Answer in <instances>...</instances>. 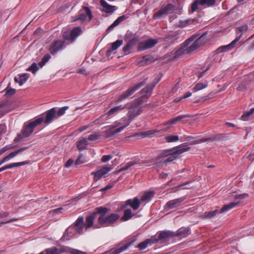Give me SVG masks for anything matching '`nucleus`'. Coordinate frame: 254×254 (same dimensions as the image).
Wrapping results in <instances>:
<instances>
[{
	"instance_id": "f257e3e1",
	"label": "nucleus",
	"mask_w": 254,
	"mask_h": 254,
	"mask_svg": "<svg viewBox=\"0 0 254 254\" xmlns=\"http://www.w3.org/2000/svg\"><path fill=\"white\" fill-rule=\"evenodd\" d=\"M207 33V32H205L199 37L198 34L191 36L182 44L180 49L176 52V57L183 53L190 54L205 45L209 41L206 37Z\"/></svg>"
},
{
	"instance_id": "f03ea898",
	"label": "nucleus",
	"mask_w": 254,
	"mask_h": 254,
	"mask_svg": "<svg viewBox=\"0 0 254 254\" xmlns=\"http://www.w3.org/2000/svg\"><path fill=\"white\" fill-rule=\"evenodd\" d=\"M109 211V209L105 207H96V212H98L100 216L98 219V224L94 225V228L112 226L120 218V215L117 213H112L109 215H107L106 214Z\"/></svg>"
},
{
	"instance_id": "7ed1b4c3",
	"label": "nucleus",
	"mask_w": 254,
	"mask_h": 254,
	"mask_svg": "<svg viewBox=\"0 0 254 254\" xmlns=\"http://www.w3.org/2000/svg\"><path fill=\"white\" fill-rule=\"evenodd\" d=\"M141 103L142 101L139 99L134 100L130 105L127 107L128 110L127 113L128 118L124 119L127 122V124L125 125L126 127H127L131 121L142 112V107H141Z\"/></svg>"
},
{
	"instance_id": "20e7f679",
	"label": "nucleus",
	"mask_w": 254,
	"mask_h": 254,
	"mask_svg": "<svg viewBox=\"0 0 254 254\" xmlns=\"http://www.w3.org/2000/svg\"><path fill=\"white\" fill-rule=\"evenodd\" d=\"M44 121L43 117H40L33 121H30L25 125L21 130V134H19L14 139L15 142L20 140L23 137H28L33 131L35 127L40 125Z\"/></svg>"
},
{
	"instance_id": "39448f33",
	"label": "nucleus",
	"mask_w": 254,
	"mask_h": 254,
	"mask_svg": "<svg viewBox=\"0 0 254 254\" xmlns=\"http://www.w3.org/2000/svg\"><path fill=\"white\" fill-rule=\"evenodd\" d=\"M68 108V106H64L59 108L58 111L56 108H53L48 110L45 112V119H44L43 122L46 125L50 124L54 120L64 115Z\"/></svg>"
},
{
	"instance_id": "423d86ee",
	"label": "nucleus",
	"mask_w": 254,
	"mask_h": 254,
	"mask_svg": "<svg viewBox=\"0 0 254 254\" xmlns=\"http://www.w3.org/2000/svg\"><path fill=\"white\" fill-rule=\"evenodd\" d=\"M93 17L92 11L89 7L83 6L79 10L78 14L72 17V22L79 21L81 23L86 20L89 22L92 19Z\"/></svg>"
},
{
	"instance_id": "0eeeda50",
	"label": "nucleus",
	"mask_w": 254,
	"mask_h": 254,
	"mask_svg": "<svg viewBox=\"0 0 254 254\" xmlns=\"http://www.w3.org/2000/svg\"><path fill=\"white\" fill-rule=\"evenodd\" d=\"M135 239H132L129 241H123L118 245V248L116 249H112L106 253L109 254H119L128 249V248L133 245L135 241Z\"/></svg>"
},
{
	"instance_id": "6e6552de",
	"label": "nucleus",
	"mask_w": 254,
	"mask_h": 254,
	"mask_svg": "<svg viewBox=\"0 0 254 254\" xmlns=\"http://www.w3.org/2000/svg\"><path fill=\"white\" fill-rule=\"evenodd\" d=\"M190 147L188 146L186 143H183L176 147V149L174 150V153L168 156V158L163 160L164 163L173 162L176 159L178 155L183 153V152L188 151Z\"/></svg>"
},
{
	"instance_id": "1a4fd4ad",
	"label": "nucleus",
	"mask_w": 254,
	"mask_h": 254,
	"mask_svg": "<svg viewBox=\"0 0 254 254\" xmlns=\"http://www.w3.org/2000/svg\"><path fill=\"white\" fill-rule=\"evenodd\" d=\"M82 33V28L78 26L73 28L70 32H64L63 34V37L64 40L73 43Z\"/></svg>"
},
{
	"instance_id": "9d476101",
	"label": "nucleus",
	"mask_w": 254,
	"mask_h": 254,
	"mask_svg": "<svg viewBox=\"0 0 254 254\" xmlns=\"http://www.w3.org/2000/svg\"><path fill=\"white\" fill-rule=\"evenodd\" d=\"M146 83V80H143L140 83L129 88L127 91L124 92L123 94L121 95L119 99L116 101V102H121L124 99L127 98L130 95H131L136 90L140 88L143 85Z\"/></svg>"
},
{
	"instance_id": "9b49d317",
	"label": "nucleus",
	"mask_w": 254,
	"mask_h": 254,
	"mask_svg": "<svg viewBox=\"0 0 254 254\" xmlns=\"http://www.w3.org/2000/svg\"><path fill=\"white\" fill-rule=\"evenodd\" d=\"M158 42L156 39H148L139 42L137 46L138 51H143L151 49L155 46Z\"/></svg>"
},
{
	"instance_id": "f8f14e48",
	"label": "nucleus",
	"mask_w": 254,
	"mask_h": 254,
	"mask_svg": "<svg viewBox=\"0 0 254 254\" xmlns=\"http://www.w3.org/2000/svg\"><path fill=\"white\" fill-rule=\"evenodd\" d=\"M55 254H62L66 253L69 254H86V252L68 247L65 246H61L59 248L54 247Z\"/></svg>"
},
{
	"instance_id": "ddd939ff",
	"label": "nucleus",
	"mask_w": 254,
	"mask_h": 254,
	"mask_svg": "<svg viewBox=\"0 0 254 254\" xmlns=\"http://www.w3.org/2000/svg\"><path fill=\"white\" fill-rule=\"evenodd\" d=\"M175 6L172 3H168L164 7L161 8L153 15L154 18H160L164 15H167L169 12L175 10Z\"/></svg>"
},
{
	"instance_id": "4468645a",
	"label": "nucleus",
	"mask_w": 254,
	"mask_h": 254,
	"mask_svg": "<svg viewBox=\"0 0 254 254\" xmlns=\"http://www.w3.org/2000/svg\"><path fill=\"white\" fill-rule=\"evenodd\" d=\"M112 167L110 165L104 166L101 169L93 172L91 175L94 176L93 180L95 182L99 180L103 176L106 175L109 171L112 170Z\"/></svg>"
},
{
	"instance_id": "2eb2a0df",
	"label": "nucleus",
	"mask_w": 254,
	"mask_h": 254,
	"mask_svg": "<svg viewBox=\"0 0 254 254\" xmlns=\"http://www.w3.org/2000/svg\"><path fill=\"white\" fill-rule=\"evenodd\" d=\"M64 44V41L63 40H55L50 45L48 51L51 54L54 55L63 48Z\"/></svg>"
},
{
	"instance_id": "dca6fc26",
	"label": "nucleus",
	"mask_w": 254,
	"mask_h": 254,
	"mask_svg": "<svg viewBox=\"0 0 254 254\" xmlns=\"http://www.w3.org/2000/svg\"><path fill=\"white\" fill-rule=\"evenodd\" d=\"M174 236H175V234L172 232L162 231L158 233L157 239L155 238V236H153L154 243H157L159 241H161V243H162V242L166 241L169 238Z\"/></svg>"
},
{
	"instance_id": "f3484780",
	"label": "nucleus",
	"mask_w": 254,
	"mask_h": 254,
	"mask_svg": "<svg viewBox=\"0 0 254 254\" xmlns=\"http://www.w3.org/2000/svg\"><path fill=\"white\" fill-rule=\"evenodd\" d=\"M159 82V80H157L155 82H153L151 83L147 84L145 87L141 90V94L143 97L145 98H149L152 92L153 89L156 86V84Z\"/></svg>"
},
{
	"instance_id": "a211bd4d",
	"label": "nucleus",
	"mask_w": 254,
	"mask_h": 254,
	"mask_svg": "<svg viewBox=\"0 0 254 254\" xmlns=\"http://www.w3.org/2000/svg\"><path fill=\"white\" fill-rule=\"evenodd\" d=\"M117 127V126L116 125L110 126L109 129L105 131V137L109 138L115 134L116 133L121 132L127 127L125 125H124L117 129H115Z\"/></svg>"
},
{
	"instance_id": "6ab92c4d",
	"label": "nucleus",
	"mask_w": 254,
	"mask_h": 254,
	"mask_svg": "<svg viewBox=\"0 0 254 254\" xmlns=\"http://www.w3.org/2000/svg\"><path fill=\"white\" fill-rule=\"evenodd\" d=\"M184 200L185 197H182L170 200L165 204L164 208L167 210L175 208L178 206Z\"/></svg>"
},
{
	"instance_id": "aec40b11",
	"label": "nucleus",
	"mask_w": 254,
	"mask_h": 254,
	"mask_svg": "<svg viewBox=\"0 0 254 254\" xmlns=\"http://www.w3.org/2000/svg\"><path fill=\"white\" fill-rule=\"evenodd\" d=\"M128 205H129L133 210H135L139 208L140 201L137 197H134L133 199H128L125 202V203L122 206V209L126 208Z\"/></svg>"
},
{
	"instance_id": "412c9836",
	"label": "nucleus",
	"mask_w": 254,
	"mask_h": 254,
	"mask_svg": "<svg viewBox=\"0 0 254 254\" xmlns=\"http://www.w3.org/2000/svg\"><path fill=\"white\" fill-rule=\"evenodd\" d=\"M242 36V34H240L239 36H237L235 39L232 41V42L226 46H223L219 47L217 49V53H221L224 51H228L231 50L233 48H234L236 44L240 40L241 37Z\"/></svg>"
},
{
	"instance_id": "4be33fe9",
	"label": "nucleus",
	"mask_w": 254,
	"mask_h": 254,
	"mask_svg": "<svg viewBox=\"0 0 254 254\" xmlns=\"http://www.w3.org/2000/svg\"><path fill=\"white\" fill-rule=\"evenodd\" d=\"M98 212H96V208L95 209L94 212L91 213L89 215L87 216L85 219V223H84V226L86 229H88L92 226H94L93 223L94 219L96 217Z\"/></svg>"
},
{
	"instance_id": "5701e85b",
	"label": "nucleus",
	"mask_w": 254,
	"mask_h": 254,
	"mask_svg": "<svg viewBox=\"0 0 254 254\" xmlns=\"http://www.w3.org/2000/svg\"><path fill=\"white\" fill-rule=\"evenodd\" d=\"M28 148V147H24L22 148H21L15 151H13L12 152H11L10 154H9L7 156L5 157L4 158H3L1 161H0V166L2 165L3 163H4L5 162L8 161L11 158L14 157L18 154L20 153L21 152H23V151L26 150Z\"/></svg>"
},
{
	"instance_id": "b1692460",
	"label": "nucleus",
	"mask_w": 254,
	"mask_h": 254,
	"mask_svg": "<svg viewBox=\"0 0 254 254\" xmlns=\"http://www.w3.org/2000/svg\"><path fill=\"white\" fill-rule=\"evenodd\" d=\"M100 3L103 7V9L101 10L102 12H105L107 13H112L117 9L116 6L108 4L105 0H100Z\"/></svg>"
},
{
	"instance_id": "393cba45",
	"label": "nucleus",
	"mask_w": 254,
	"mask_h": 254,
	"mask_svg": "<svg viewBox=\"0 0 254 254\" xmlns=\"http://www.w3.org/2000/svg\"><path fill=\"white\" fill-rule=\"evenodd\" d=\"M184 140L190 143L191 144H196L201 142H206L210 139L209 138H203L202 139L196 140L195 138L191 136L184 135Z\"/></svg>"
},
{
	"instance_id": "a878e982",
	"label": "nucleus",
	"mask_w": 254,
	"mask_h": 254,
	"mask_svg": "<svg viewBox=\"0 0 254 254\" xmlns=\"http://www.w3.org/2000/svg\"><path fill=\"white\" fill-rule=\"evenodd\" d=\"M123 44V41L122 40H117L115 42L112 43L111 48H109L107 51V55L109 56L112 52L116 50Z\"/></svg>"
},
{
	"instance_id": "bb28decb",
	"label": "nucleus",
	"mask_w": 254,
	"mask_h": 254,
	"mask_svg": "<svg viewBox=\"0 0 254 254\" xmlns=\"http://www.w3.org/2000/svg\"><path fill=\"white\" fill-rule=\"evenodd\" d=\"M153 240V237H152L151 239H146L142 242L139 243L137 246V248H139L140 250H143L146 249L148 245H151L152 244H154Z\"/></svg>"
},
{
	"instance_id": "cd10ccee",
	"label": "nucleus",
	"mask_w": 254,
	"mask_h": 254,
	"mask_svg": "<svg viewBox=\"0 0 254 254\" xmlns=\"http://www.w3.org/2000/svg\"><path fill=\"white\" fill-rule=\"evenodd\" d=\"M127 18L125 15H122L119 17L107 29V32H109L115 27L119 25L122 21Z\"/></svg>"
},
{
	"instance_id": "c85d7f7f",
	"label": "nucleus",
	"mask_w": 254,
	"mask_h": 254,
	"mask_svg": "<svg viewBox=\"0 0 254 254\" xmlns=\"http://www.w3.org/2000/svg\"><path fill=\"white\" fill-rule=\"evenodd\" d=\"M127 18L125 15H122L119 17L107 29V32H109L115 27L119 25L122 21Z\"/></svg>"
},
{
	"instance_id": "c756f323",
	"label": "nucleus",
	"mask_w": 254,
	"mask_h": 254,
	"mask_svg": "<svg viewBox=\"0 0 254 254\" xmlns=\"http://www.w3.org/2000/svg\"><path fill=\"white\" fill-rule=\"evenodd\" d=\"M190 117H191V115H190L189 114L180 115V116H179L174 119H172L169 120V121H168L167 122H166L165 124V125H171L175 124L177 123V122L181 120L182 119H183L184 118H190Z\"/></svg>"
},
{
	"instance_id": "7c9ffc66",
	"label": "nucleus",
	"mask_w": 254,
	"mask_h": 254,
	"mask_svg": "<svg viewBox=\"0 0 254 254\" xmlns=\"http://www.w3.org/2000/svg\"><path fill=\"white\" fill-rule=\"evenodd\" d=\"M190 234V229L188 227H181L179 229L175 236H182L185 237Z\"/></svg>"
},
{
	"instance_id": "2f4dec72",
	"label": "nucleus",
	"mask_w": 254,
	"mask_h": 254,
	"mask_svg": "<svg viewBox=\"0 0 254 254\" xmlns=\"http://www.w3.org/2000/svg\"><path fill=\"white\" fill-rule=\"evenodd\" d=\"M175 149H176V147H173L170 149H166L163 150L161 153L158 156L157 159H160L161 158L169 156L170 155H171L174 153V150Z\"/></svg>"
},
{
	"instance_id": "473e14b6",
	"label": "nucleus",
	"mask_w": 254,
	"mask_h": 254,
	"mask_svg": "<svg viewBox=\"0 0 254 254\" xmlns=\"http://www.w3.org/2000/svg\"><path fill=\"white\" fill-rule=\"evenodd\" d=\"M216 0H199V5L205 7H211L215 5Z\"/></svg>"
},
{
	"instance_id": "72a5a7b5",
	"label": "nucleus",
	"mask_w": 254,
	"mask_h": 254,
	"mask_svg": "<svg viewBox=\"0 0 254 254\" xmlns=\"http://www.w3.org/2000/svg\"><path fill=\"white\" fill-rule=\"evenodd\" d=\"M87 139L83 138L77 142V147L79 150H83L86 148L87 145Z\"/></svg>"
},
{
	"instance_id": "f704fd0d",
	"label": "nucleus",
	"mask_w": 254,
	"mask_h": 254,
	"mask_svg": "<svg viewBox=\"0 0 254 254\" xmlns=\"http://www.w3.org/2000/svg\"><path fill=\"white\" fill-rule=\"evenodd\" d=\"M239 202H230L228 204L224 205L219 210V212L221 213L226 211L229 210L237 206Z\"/></svg>"
},
{
	"instance_id": "c9c22d12",
	"label": "nucleus",
	"mask_w": 254,
	"mask_h": 254,
	"mask_svg": "<svg viewBox=\"0 0 254 254\" xmlns=\"http://www.w3.org/2000/svg\"><path fill=\"white\" fill-rule=\"evenodd\" d=\"M125 108V106H123L122 105L115 106L112 108H111L109 111L107 113V115L108 116H110L116 114L119 111L123 110Z\"/></svg>"
},
{
	"instance_id": "e433bc0d",
	"label": "nucleus",
	"mask_w": 254,
	"mask_h": 254,
	"mask_svg": "<svg viewBox=\"0 0 254 254\" xmlns=\"http://www.w3.org/2000/svg\"><path fill=\"white\" fill-rule=\"evenodd\" d=\"M154 192L153 191L145 192L141 196L140 200L142 201L150 200L154 195Z\"/></svg>"
},
{
	"instance_id": "4c0bfd02",
	"label": "nucleus",
	"mask_w": 254,
	"mask_h": 254,
	"mask_svg": "<svg viewBox=\"0 0 254 254\" xmlns=\"http://www.w3.org/2000/svg\"><path fill=\"white\" fill-rule=\"evenodd\" d=\"M133 216V214L132 213L131 209H127L124 211V216L122 217V219L124 221H127Z\"/></svg>"
},
{
	"instance_id": "58836bf2",
	"label": "nucleus",
	"mask_w": 254,
	"mask_h": 254,
	"mask_svg": "<svg viewBox=\"0 0 254 254\" xmlns=\"http://www.w3.org/2000/svg\"><path fill=\"white\" fill-rule=\"evenodd\" d=\"M51 58V56L49 54H46L44 55L41 60V61L38 63L39 66L43 67Z\"/></svg>"
},
{
	"instance_id": "ea45409f",
	"label": "nucleus",
	"mask_w": 254,
	"mask_h": 254,
	"mask_svg": "<svg viewBox=\"0 0 254 254\" xmlns=\"http://www.w3.org/2000/svg\"><path fill=\"white\" fill-rule=\"evenodd\" d=\"M254 113V108H252L249 111L245 112L241 116V119L244 121L248 120V118Z\"/></svg>"
},
{
	"instance_id": "a19ab883",
	"label": "nucleus",
	"mask_w": 254,
	"mask_h": 254,
	"mask_svg": "<svg viewBox=\"0 0 254 254\" xmlns=\"http://www.w3.org/2000/svg\"><path fill=\"white\" fill-rule=\"evenodd\" d=\"M28 163V162L24 161V162H18V163H11L10 164H9V165H6V167H7V169H11V168H12L14 167H19V166L27 164Z\"/></svg>"
},
{
	"instance_id": "79ce46f5",
	"label": "nucleus",
	"mask_w": 254,
	"mask_h": 254,
	"mask_svg": "<svg viewBox=\"0 0 254 254\" xmlns=\"http://www.w3.org/2000/svg\"><path fill=\"white\" fill-rule=\"evenodd\" d=\"M38 65V64L33 63L27 69V70L31 71L33 73H35L39 69Z\"/></svg>"
},
{
	"instance_id": "37998d69",
	"label": "nucleus",
	"mask_w": 254,
	"mask_h": 254,
	"mask_svg": "<svg viewBox=\"0 0 254 254\" xmlns=\"http://www.w3.org/2000/svg\"><path fill=\"white\" fill-rule=\"evenodd\" d=\"M220 213L219 210L216 209L212 211L205 212V216L206 218H211L216 215L217 214Z\"/></svg>"
},
{
	"instance_id": "c03bdc74",
	"label": "nucleus",
	"mask_w": 254,
	"mask_h": 254,
	"mask_svg": "<svg viewBox=\"0 0 254 254\" xmlns=\"http://www.w3.org/2000/svg\"><path fill=\"white\" fill-rule=\"evenodd\" d=\"M137 162L136 161H130L128 162L125 166H123L120 170L119 171V172H122L123 171L127 170L130 167L133 166L134 165L137 164Z\"/></svg>"
},
{
	"instance_id": "a18cd8bd",
	"label": "nucleus",
	"mask_w": 254,
	"mask_h": 254,
	"mask_svg": "<svg viewBox=\"0 0 254 254\" xmlns=\"http://www.w3.org/2000/svg\"><path fill=\"white\" fill-rule=\"evenodd\" d=\"M158 131L157 130H148V131H144V132H142L140 133V135L143 137H146V136H151L152 134L156 133V132H158Z\"/></svg>"
},
{
	"instance_id": "49530a36",
	"label": "nucleus",
	"mask_w": 254,
	"mask_h": 254,
	"mask_svg": "<svg viewBox=\"0 0 254 254\" xmlns=\"http://www.w3.org/2000/svg\"><path fill=\"white\" fill-rule=\"evenodd\" d=\"M179 139L178 135H168L166 137V140L168 142H176Z\"/></svg>"
},
{
	"instance_id": "de8ad7c7",
	"label": "nucleus",
	"mask_w": 254,
	"mask_h": 254,
	"mask_svg": "<svg viewBox=\"0 0 254 254\" xmlns=\"http://www.w3.org/2000/svg\"><path fill=\"white\" fill-rule=\"evenodd\" d=\"M198 5H199V0H194L191 4L190 12L193 13L198 8Z\"/></svg>"
},
{
	"instance_id": "09e8293b",
	"label": "nucleus",
	"mask_w": 254,
	"mask_h": 254,
	"mask_svg": "<svg viewBox=\"0 0 254 254\" xmlns=\"http://www.w3.org/2000/svg\"><path fill=\"white\" fill-rule=\"evenodd\" d=\"M143 61L145 62L146 64H149L154 62V58L150 55H145L143 57Z\"/></svg>"
},
{
	"instance_id": "8fccbe9b",
	"label": "nucleus",
	"mask_w": 254,
	"mask_h": 254,
	"mask_svg": "<svg viewBox=\"0 0 254 254\" xmlns=\"http://www.w3.org/2000/svg\"><path fill=\"white\" fill-rule=\"evenodd\" d=\"M10 84L9 83L7 87L5 89V90L6 91L5 95L6 96H12L16 92L15 89L9 88Z\"/></svg>"
},
{
	"instance_id": "3c124183",
	"label": "nucleus",
	"mask_w": 254,
	"mask_h": 254,
	"mask_svg": "<svg viewBox=\"0 0 254 254\" xmlns=\"http://www.w3.org/2000/svg\"><path fill=\"white\" fill-rule=\"evenodd\" d=\"M139 41V38L138 36H134L131 40H130L127 43L131 46H135Z\"/></svg>"
},
{
	"instance_id": "603ef678",
	"label": "nucleus",
	"mask_w": 254,
	"mask_h": 254,
	"mask_svg": "<svg viewBox=\"0 0 254 254\" xmlns=\"http://www.w3.org/2000/svg\"><path fill=\"white\" fill-rule=\"evenodd\" d=\"M84 225V218L82 216L79 217L74 223V226Z\"/></svg>"
},
{
	"instance_id": "864d4df0",
	"label": "nucleus",
	"mask_w": 254,
	"mask_h": 254,
	"mask_svg": "<svg viewBox=\"0 0 254 254\" xmlns=\"http://www.w3.org/2000/svg\"><path fill=\"white\" fill-rule=\"evenodd\" d=\"M207 86L206 84H204L201 83H197L193 88V90L195 91H199L200 90H201L202 89H204Z\"/></svg>"
},
{
	"instance_id": "5fc2aeb1",
	"label": "nucleus",
	"mask_w": 254,
	"mask_h": 254,
	"mask_svg": "<svg viewBox=\"0 0 254 254\" xmlns=\"http://www.w3.org/2000/svg\"><path fill=\"white\" fill-rule=\"evenodd\" d=\"M100 136V135L98 133L90 134V135H89L87 140L90 141H94L99 139Z\"/></svg>"
},
{
	"instance_id": "6e6d98bb",
	"label": "nucleus",
	"mask_w": 254,
	"mask_h": 254,
	"mask_svg": "<svg viewBox=\"0 0 254 254\" xmlns=\"http://www.w3.org/2000/svg\"><path fill=\"white\" fill-rule=\"evenodd\" d=\"M248 30V26L247 25H243L242 26L239 27L236 29V32L237 34L241 33V34H242L243 31H246Z\"/></svg>"
},
{
	"instance_id": "4d7b16f0",
	"label": "nucleus",
	"mask_w": 254,
	"mask_h": 254,
	"mask_svg": "<svg viewBox=\"0 0 254 254\" xmlns=\"http://www.w3.org/2000/svg\"><path fill=\"white\" fill-rule=\"evenodd\" d=\"M132 47H131L128 43L126 44V45L122 49V50L124 53H126V54H127L129 53L130 50Z\"/></svg>"
},
{
	"instance_id": "13d9d810",
	"label": "nucleus",
	"mask_w": 254,
	"mask_h": 254,
	"mask_svg": "<svg viewBox=\"0 0 254 254\" xmlns=\"http://www.w3.org/2000/svg\"><path fill=\"white\" fill-rule=\"evenodd\" d=\"M192 22V20L190 19L186 20L184 21H180V24L182 27H185L188 25H189L190 23Z\"/></svg>"
},
{
	"instance_id": "bf43d9fd",
	"label": "nucleus",
	"mask_w": 254,
	"mask_h": 254,
	"mask_svg": "<svg viewBox=\"0 0 254 254\" xmlns=\"http://www.w3.org/2000/svg\"><path fill=\"white\" fill-rule=\"evenodd\" d=\"M84 162L83 157L82 154H80L75 162V165H79Z\"/></svg>"
},
{
	"instance_id": "052dcab7",
	"label": "nucleus",
	"mask_w": 254,
	"mask_h": 254,
	"mask_svg": "<svg viewBox=\"0 0 254 254\" xmlns=\"http://www.w3.org/2000/svg\"><path fill=\"white\" fill-rule=\"evenodd\" d=\"M84 226V225H79L74 227L76 228L75 229L78 234H82L83 233Z\"/></svg>"
},
{
	"instance_id": "680f3d73",
	"label": "nucleus",
	"mask_w": 254,
	"mask_h": 254,
	"mask_svg": "<svg viewBox=\"0 0 254 254\" xmlns=\"http://www.w3.org/2000/svg\"><path fill=\"white\" fill-rule=\"evenodd\" d=\"M112 158V156L111 155H104L102 156L101 160L102 162H106L111 160Z\"/></svg>"
},
{
	"instance_id": "e2e57ef3",
	"label": "nucleus",
	"mask_w": 254,
	"mask_h": 254,
	"mask_svg": "<svg viewBox=\"0 0 254 254\" xmlns=\"http://www.w3.org/2000/svg\"><path fill=\"white\" fill-rule=\"evenodd\" d=\"M13 146L11 145H7L3 147L2 149L0 150V152L1 155L5 152L6 151L13 148Z\"/></svg>"
},
{
	"instance_id": "0e129e2a",
	"label": "nucleus",
	"mask_w": 254,
	"mask_h": 254,
	"mask_svg": "<svg viewBox=\"0 0 254 254\" xmlns=\"http://www.w3.org/2000/svg\"><path fill=\"white\" fill-rule=\"evenodd\" d=\"M44 252V253H46V254H55V252L54 247L46 249V250H45Z\"/></svg>"
},
{
	"instance_id": "69168bd1",
	"label": "nucleus",
	"mask_w": 254,
	"mask_h": 254,
	"mask_svg": "<svg viewBox=\"0 0 254 254\" xmlns=\"http://www.w3.org/2000/svg\"><path fill=\"white\" fill-rule=\"evenodd\" d=\"M73 163V160L72 159H69L66 162L64 166L65 167L68 168L70 167Z\"/></svg>"
},
{
	"instance_id": "338daca9",
	"label": "nucleus",
	"mask_w": 254,
	"mask_h": 254,
	"mask_svg": "<svg viewBox=\"0 0 254 254\" xmlns=\"http://www.w3.org/2000/svg\"><path fill=\"white\" fill-rule=\"evenodd\" d=\"M20 77L21 78L24 82H25L28 78L29 76L27 73H24L20 75Z\"/></svg>"
},
{
	"instance_id": "774afa93",
	"label": "nucleus",
	"mask_w": 254,
	"mask_h": 254,
	"mask_svg": "<svg viewBox=\"0 0 254 254\" xmlns=\"http://www.w3.org/2000/svg\"><path fill=\"white\" fill-rule=\"evenodd\" d=\"M101 119L98 118V119L95 120L93 122L90 124V126L92 127L94 125H97V124H99L101 122Z\"/></svg>"
}]
</instances>
